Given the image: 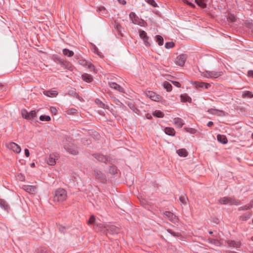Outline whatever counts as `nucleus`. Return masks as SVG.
Listing matches in <instances>:
<instances>
[{"label": "nucleus", "instance_id": "1", "mask_svg": "<svg viewBox=\"0 0 253 253\" xmlns=\"http://www.w3.org/2000/svg\"><path fill=\"white\" fill-rule=\"evenodd\" d=\"M67 198V191L63 188H58L53 193V201L55 202H62Z\"/></svg>", "mask_w": 253, "mask_h": 253}, {"label": "nucleus", "instance_id": "2", "mask_svg": "<svg viewBox=\"0 0 253 253\" xmlns=\"http://www.w3.org/2000/svg\"><path fill=\"white\" fill-rule=\"evenodd\" d=\"M96 225L100 228L104 227L106 231L111 234H117L119 232V229L113 225L106 224L104 225L100 223L96 224Z\"/></svg>", "mask_w": 253, "mask_h": 253}, {"label": "nucleus", "instance_id": "3", "mask_svg": "<svg viewBox=\"0 0 253 253\" xmlns=\"http://www.w3.org/2000/svg\"><path fill=\"white\" fill-rule=\"evenodd\" d=\"M218 202L220 204L224 205H235L237 206L239 205V202L237 200L227 197L220 198L218 200Z\"/></svg>", "mask_w": 253, "mask_h": 253}, {"label": "nucleus", "instance_id": "4", "mask_svg": "<svg viewBox=\"0 0 253 253\" xmlns=\"http://www.w3.org/2000/svg\"><path fill=\"white\" fill-rule=\"evenodd\" d=\"M222 72L206 71L203 73V76L208 78H217L222 75Z\"/></svg>", "mask_w": 253, "mask_h": 253}, {"label": "nucleus", "instance_id": "5", "mask_svg": "<svg viewBox=\"0 0 253 253\" xmlns=\"http://www.w3.org/2000/svg\"><path fill=\"white\" fill-rule=\"evenodd\" d=\"M64 148L67 152L72 155H77L79 153L78 148L75 146L67 144L64 145Z\"/></svg>", "mask_w": 253, "mask_h": 253}, {"label": "nucleus", "instance_id": "6", "mask_svg": "<svg viewBox=\"0 0 253 253\" xmlns=\"http://www.w3.org/2000/svg\"><path fill=\"white\" fill-rule=\"evenodd\" d=\"M187 55L185 54H182L178 56L175 59V63L176 65L179 66H183L187 59Z\"/></svg>", "mask_w": 253, "mask_h": 253}, {"label": "nucleus", "instance_id": "7", "mask_svg": "<svg viewBox=\"0 0 253 253\" xmlns=\"http://www.w3.org/2000/svg\"><path fill=\"white\" fill-rule=\"evenodd\" d=\"M6 146L9 149L18 154L20 153L21 151L20 147L14 142H9L6 144Z\"/></svg>", "mask_w": 253, "mask_h": 253}, {"label": "nucleus", "instance_id": "8", "mask_svg": "<svg viewBox=\"0 0 253 253\" xmlns=\"http://www.w3.org/2000/svg\"><path fill=\"white\" fill-rule=\"evenodd\" d=\"M164 215L167 217L171 222L174 224H176L178 222V217L174 215L173 213L166 211L164 212Z\"/></svg>", "mask_w": 253, "mask_h": 253}, {"label": "nucleus", "instance_id": "9", "mask_svg": "<svg viewBox=\"0 0 253 253\" xmlns=\"http://www.w3.org/2000/svg\"><path fill=\"white\" fill-rule=\"evenodd\" d=\"M59 158V155L57 153L50 154L47 159V163L50 166H54L56 164V161Z\"/></svg>", "mask_w": 253, "mask_h": 253}, {"label": "nucleus", "instance_id": "10", "mask_svg": "<svg viewBox=\"0 0 253 253\" xmlns=\"http://www.w3.org/2000/svg\"><path fill=\"white\" fill-rule=\"evenodd\" d=\"M139 33L140 37L143 39L145 44L146 46H149L150 44L148 42L149 38L147 35V33L143 30L139 31Z\"/></svg>", "mask_w": 253, "mask_h": 253}, {"label": "nucleus", "instance_id": "11", "mask_svg": "<svg viewBox=\"0 0 253 253\" xmlns=\"http://www.w3.org/2000/svg\"><path fill=\"white\" fill-rule=\"evenodd\" d=\"M129 18L131 19L132 22L134 24L140 25L141 20L138 18V16L134 12H130L129 14Z\"/></svg>", "mask_w": 253, "mask_h": 253}, {"label": "nucleus", "instance_id": "12", "mask_svg": "<svg viewBox=\"0 0 253 253\" xmlns=\"http://www.w3.org/2000/svg\"><path fill=\"white\" fill-rule=\"evenodd\" d=\"M22 189L28 193L33 194L36 192L37 188L35 186L24 185L22 186Z\"/></svg>", "mask_w": 253, "mask_h": 253}, {"label": "nucleus", "instance_id": "13", "mask_svg": "<svg viewBox=\"0 0 253 253\" xmlns=\"http://www.w3.org/2000/svg\"><path fill=\"white\" fill-rule=\"evenodd\" d=\"M146 95L151 100L155 101H158L160 99V96L153 91H148L146 93Z\"/></svg>", "mask_w": 253, "mask_h": 253}, {"label": "nucleus", "instance_id": "14", "mask_svg": "<svg viewBox=\"0 0 253 253\" xmlns=\"http://www.w3.org/2000/svg\"><path fill=\"white\" fill-rule=\"evenodd\" d=\"M96 178L101 182L106 180V176L104 173L99 170H95L94 171Z\"/></svg>", "mask_w": 253, "mask_h": 253}, {"label": "nucleus", "instance_id": "15", "mask_svg": "<svg viewBox=\"0 0 253 253\" xmlns=\"http://www.w3.org/2000/svg\"><path fill=\"white\" fill-rule=\"evenodd\" d=\"M93 156L99 162L106 163L108 161V158L102 154H94Z\"/></svg>", "mask_w": 253, "mask_h": 253}, {"label": "nucleus", "instance_id": "16", "mask_svg": "<svg viewBox=\"0 0 253 253\" xmlns=\"http://www.w3.org/2000/svg\"><path fill=\"white\" fill-rule=\"evenodd\" d=\"M79 63L80 65L83 66H87V68L90 70H92L94 69V66L90 63H88L86 60L84 59H81L79 61Z\"/></svg>", "mask_w": 253, "mask_h": 253}, {"label": "nucleus", "instance_id": "17", "mask_svg": "<svg viewBox=\"0 0 253 253\" xmlns=\"http://www.w3.org/2000/svg\"><path fill=\"white\" fill-rule=\"evenodd\" d=\"M0 207L5 211H8L10 210V207L7 203L2 199H0Z\"/></svg>", "mask_w": 253, "mask_h": 253}, {"label": "nucleus", "instance_id": "18", "mask_svg": "<svg viewBox=\"0 0 253 253\" xmlns=\"http://www.w3.org/2000/svg\"><path fill=\"white\" fill-rule=\"evenodd\" d=\"M109 86L110 87L114 88L117 90L122 92L123 89L122 87L117 84L114 82L109 83Z\"/></svg>", "mask_w": 253, "mask_h": 253}, {"label": "nucleus", "instance_id": "19", "mask_svg": "<svg viewBox=\"0 0 253 253\" xmlns=\"http://www.w3.org/2000/svg\"><path fill=\"white\" fill-rule=\"evenodd\" d=\"M43 93L46 96L50 97H55L58 94V92L56 90L44 91Z\"/></svg>", "mask_w": 253, "mask_h": 253}, {"label": "nucleus", "instance_id": "20", "mask_svg": "<svg viewBox=\"0 0 253 253\" xmlns=\"http://www.w3.org/2000/svg\"><path fill=\"white\" fill-rule=\"evenodd\" d=\"M217 140L222 144H226L227 143V139L225 135L218 134L217 135Z\"/></svg>", "mask_w": 253, "mask_h": 253}, {"label": "nucleus", "instance_id": "21", "mask_svg": "<svg viewBox=\"0 0 253 253\" xmlns=\"http://www.w3.org/2000/svg\"><path fill=\"white\" fill-rule=\"evenodd\" d=\"M228 244L230 247H233L234 248H239L241 246V243L240 242H236L235 241L229 240L228 241Z\"/></svg>", "mask_w": 253, "mask_h": 253}, {"label": "nucleus", "instance_id": "22", "mask_svg": "<svg viewBox=\"0 0 253 253\" xmlns=\"http://www.w3.org/2000/svg\"><path fill=\"white\" fill-rule=\"evenodd\" d=\"M82 79L87 83H90L92 81V76L90 75H88L87 74H84L83 75Z\"/></svg>", "mask_w": 253, "mask_h": 253}, {"label": "nucleus", "instance_id": "23", "mask_svg": "<svg viewBox=\"0 0 253 253\" xmlns=\"http://www.w3.org/2000/svg\"><path fill=\"white\" fill-rule=\"evenodd\" d=\"M165 133L169 135L173 136L175 134V130L172 127H167L165 129Z\"/></svg>", "mask_w": 253, "mask_h": 253}, {"label": "nucleus", "instance_id": "24", "mask_svg": "<svg viewBox=\"0 0 253 253\" xmlns=\"http://www.w3.org/2000/svg\"><path fill=\"white\" fill-rule=\"evenodd\" d=\"M178 155L180 157H185L187 156L188 153L185 149H180L176 151Z\"/></svg>", "mask_w": 253, "mask_h": 253}, {"label": "nucleus", "instance_id": "25", "mask_svg": "<svg viewBox=\"0 0 253 253\" xmlns=\"http://www.w3.org/2000/svg\"><path fill=\"white\" fill-rule=\"evenodd\" d=\"M180 98L181 101L183 102H191L192 101L191 98L186 94L181 95Z\"/></svg>", "mask_w": 253, "mask_h": 253}, {"label": "nucleus", "instance_id": "26", "mask_svg": "<svg viewBox=\"0 0 253 253\" xmlns=\"http://www.w3.org/2000/svg\"><path fill=\"white\" fill-rule=\"evenodd\" d=\"M174 123L178 127H181L183 125V121L181 118H177L174 119Z\"/></svg>", "mask_w": 253, "mask_h": 253}, {"label": "nucleus", "instance_id": "27", "mask_svg": "<svg viewBox=\"0 0 253 253\" xmlns=\"http://www.w3.org/2000/svg\"><path fill=\"white\" fill-rule=\"evenodd\" d=\"M55 61L59 64L62 67H66V62L64 60L60 57H56L54 59Z\"/></svg>", "mask_w": 253, "mask_h": 253}, {"label": "nucleus", "instance_id": "28", "mask_svg": "<svg viewBox=\"0 0 253 253\" xmlns=\"http://www.w3.org/2000/svg\"><path fill=\"white\" fill-rule=\"evenodd\" d=\"M63 53L64 55L68 57H72L74 55V52L67 48L63 49Z\"/></svg>", "mask_w": 253, "mask_h": 253}, {"label": "nucleus", "instance_id": "29", "mask_svg": "<svg viewBox=\"0 0 253 253\" xmlns=\"http://www.w3.org/2000/svg\"><path fill=\"white\" fill-rule=\"evenodd\" d=\"M207 0H195V2L201 8H204L207 6V4L205 2Z\"/></svg>", "mask_w": 253, "mask_h": 253}, {"label": "nucleus", "instance_id": "30", "mask_svg": "<svg viewBox=\"0 0 253 253\" xmlns=\"http://www.w3.org/2000/svg\"><path fill=\"white\" fill-rule=\"evenodd\" d=\"M208 240L209 243L212 244L216 246H219L221 245L220 241L217 239L209 238Z\"/></svg>", "mask_w": 253, "mask_h": 253}, {"label": "nucleus", "instance_id": "31", "mask_svg": "<svg viewBox=\"0 0 253 253\" xmlns=\"http://www.w3.org/2000/svg\"><path fill=\"white\" fill-rule=\"evenodd\" d=\"M196 85L197 86L200 87H204L205 88H208L211 86L210 84L205 83L204 82H197Z\"/></svg>", "mask_w": 253, "mask_h": 253}, {"label": "nucleus", "instance_id": "32", "mask_svg": "<svg viewBox=\"0 0 253 253\" xmlns=\"http://www.w3.org/2000/svg\"><path fill=\"white\" fill-rule=\"evenodd\" d=\"M242 97L243 98L248 97L251 98L253 97V93L250 91H245L243 92Z\"/></svg>", "mask_w": 253, "mask_h": 253}, {"label": "nucleus", "instance_id": "33", "mask_svg": "<svg viewBox=\"0 0 253 253\" xmlns=\"http://www.w3.org/2000/svg\"><path fill=\"white\" fill-rule=\"evenodd\" d=\"M153 115L158 118H163L164 116V113L160 110H156L153 113Z\"/></svg>", "mask_w": 253, "mask_h": 253}, {"label": "nucleus", "instance_id": "34", "mask_svg": "<svg viewBox=\"0 0 253 253\" xmlns=\"http://www.w3.org/2000/svg\"><path fill=\"white\" fill-rule=\"evenodd\" d=\"M156 39L157 42L158 43L159 45H162L164 43V39L161 36L157 35L156 36Z\"/></svg>", "mask_w": 253, "mask_h": 253}, {"label": "nucleus", "instance_id": "35", "mask_svg": "<svg viewBox=\"0 0 253 253\" xmlns=\"http://www.w3.org/2000/svg\"><path fill=\"white\" fill-rule=\"evenodd\" d=\"M251 214L250 213H246L244 215L240 217V220L242 221H246L251 217Z\"/></svg>", "mask_w": 253, "mask_h": 253}, {"label": "nucleus", "instance_id": "36", "mask_svg": "<svg viewBox=\"0 0 253 253\" xmlns=\"http://www.w3.org/2000/svg\"><path fill=\"white\" fill-rule=\"evenodd\" d=\"M21 114L22 117L27 119L29 120V112H27V111L25 109H23L21 111Z\"/></svg>", "mask_w": 253, "mask_h": 253}, {"label": "nucleus", "instance_id": "37", "mask_svg": "<svg viewBox=\"0 0 253 253\" xmlns=\"http://www.w3.org/2000/svg\"><path fill=\"white\" fill-rule=\"evenodd\" d=\"M188 200V198L185 195H181L179 197V201L181 203L184 205L186 204L187 201Z\"/></svg>", "mask_w": 253, "mask_h": 253}, {"label": "nucleus", "instance_id": "38", "mask_svg": "<svg viewBox=\"0 0 253 253\" xmlns=\"http://www.w3.org/2000/svg\"><path fill=\"white\" fill-rule=\"evenodd\" d=\"M37 253H50L45 247H40L37 251Z\"/></svg>", "mask_w": 253, "mask_h": 253}, {"label": "nucleus", "instance_id": "39", "mask_svg": "<svg viewBox=\"0 0 253 253\" xmlns=\"http://www.w3.org/2000/svg\"><path fill=\"white\" fill-rule=\"evenodd\" d=\"M40 120L42 121L48 122V121H50L51 118H50V116H49L41 115L40 117Z\"/></svg>", "mask_w": 253, "mask_h": 253}, {"label": "nucleus", "instance_id": "40", "mask_svg": "<svg viewBox=\"0 0 253 253\" xmlns=\"http://www.w3.org/2000/svg\"><path fill=\"white\" fill-rule=\"evenodd\" d=\"M164 87L168 91H170L172 89V85L168 82H165L164 83Z\"/></svg>", "mask_w": 253, "mask_h": 253}, {"label": "nucleus", "instance_id": "41", "mask_svg": "<svg viewBox=\"0 0 253 253\" xmlns=\"http://www.w3.org/2000/svg\"><path fill=\"white\" fill-rule=\"evenodd\" d=\"M227 19L229 21H230L231 22H234L236 21V17L234 15L230 14L228 15L227 17Z\"/></svg>", "mask_w": 253, "mask_h": 253}, {"label": "nucleus", "instance_id": "42", "mask_svg": "<svg viewBox=\"0 0 253 253\" xmlns=\"http://www.w3.org/2000/svg\"><path fill=\"white\" fill-rule=\"evenodd\" d=\"M29 120L34 118L36 117V112L35 110L31 111L29 112Z\"/></svg>", "mask_w": 253, "mask_h": 253}, {"label": "nucleus", "instance_id": "43", "mask_svg": "<svg viewBox=\"0 0 253 253\" xmlns=\"http://www.w3.org/2000/svg\"><path fill=\"white\" fill-rule=\"evenodd\" d=\"M127 105L129 106V107L133 110L134 112H136V111H137L138 110L135 107L134 104L130 102H128L127 103Z\"/></svg>", "mask_w": 253, "mask_h": 253}, {"label": "nucleus", "instance_id": "44", "mask_svg": "<svg viewBox=\"0 0 253 253\" xmlns=\"http://www.w3.org/2000/svg\"><path fill=\"white\" fill-rule=\"evenodd\" d=\"M109 170L110 173L114 174L117 172V168L115 166L110 167Z\"/></svg>", "mask_w": 253, "mask_h": 253}, {"label": "nucleus", "instance_id": "45", "mask_svg": "<svg viewBox=\"0 0 253 253\" xmlns=\"http://www.w3.org/2000/svg\"><path fill=\"white\" fill-rule=\"evenodd\" d=\"M174 43L173 42H168L165 43V46L166 48H169L173 47Z\"/></svg>", "mask_w": 253, "mask_h": 253}, {"label": "nucleus", "instance_id": "46", "mask_svg": "<svg viewBox=\"0 0 253 253\" xmlns=\"http://www.w3.org/2000/svg\"><path fill=\"white\" fill-rule=\"evenodd\" d=\"M167 231L170 234L172 235L173 236H175V237L179 236V234L178 233L174 232L171 229H167Z\"/></svg>", "mask_w": 253, "mask_h": 253}, {"label": "nucleus", "instance_id": "47", "mask_svg": "<svg viewBox=\"0 0 253 253\" xmlns=\"http://www.w3.org/2000/svg\"><path fill=\"white\" fill-rule=\"evenodd\" d=\"M95 218L93 215H91L88 221V224H91L95 222Z\"/></svg>", "mask_w": 253, "mask_h": 253}, {"label": "nucleus", "instance_id": "48", "mask_svg": "<svg viewBox=\"0 0 253 253\" xmlns=\"http://www.w3.org/2000/svg\"><path fill=\"white\" fill-rule=\"evenodd\" d=\"M250 209V207L248 205L241 207L239 208V211L247 210Z\"/></svg>", "mask_w": 253, "mask_h": 253}, {"label": "nucleus", "instance_id": "49", "mask_svg": "<svg viewBox=\"0 0 253 253\" xmlns=\"http://www.w3.org/2000/svg\"><path fill=\"white\" fill-rule=\"evenodd\" d=\"M148 2L153 7H155L157 6L156 2L154 0H148Z\"/></svg>", "mask_w": 253, "mask_h": 253}, {"label": "nucleus", "instance_id": "50", "mask_svg": "<svg viewBox=\"0 0 253 253\" xmlns=\"http://www.w3.org/2000/svg\"><path fill=\"white\" fill-rule=\"evenodd\" d=\"M69 94L71 95H73L74 96H75L77 98H79V99L80 98L79 95L73 90H70L69 91Z\"/></svg>", "mask_w": 253, "mask_h": 253}, {"label": "nucleus", "instance_id": "51", "mask_svg": "<svg viewBox=\"0 0 253 253\" xmlns=\"http://www.w3.org/2000/svg\"><path fill=\"white\" fill-rule=\"evenodd\" d=\"M96 103L98 104L100 106V107H103V108H104L105 107V104L104 103H103L100 100H99V99H96Z\"/></svg>", "mask_w": 253, "mask_h": 253}, {"label": "nucleus", "instance_id": "52", "mask_svg": "<svg viewBox=\"0 0 253 253\" xmlns=\"http://www.w3.org/2000/svg\"><path fill=\"white\" fill-rule=\"evenodd\" d=\"M77 110L75 109L72 108L71 109H69L68 110V114H74L77 112Z\"/></svg>", "mask_w": 253, "mask_h": 253}, {"label": "nucleus", "instance_id": "53", "mask_svg": "<svg viewBox=\"0 0 253 253\" xmlns=\"http://www.w3.org/2000/svg\"><path fill=\"white\" fill-rule=\"evenodd\" d=\"M50 111H51V112L54 114V115H56L57 112V109H56V108L54 107H51L50 108Z\"/></svg>", "mask_w": 253, "mask_h": 253}, {"label": "nucleus", "instance_id": "54", "mask_svg": "<svg viewBox=\"0 0 253 253\" xmlns=\"http://www.w3.org/2000/svg\"><path fill=\"white\" fill-rule=\"evenodd\" d=\"M217 111H219V110H217L216 109H211L208 111L209 112H210V113H211L212 114H215V113L214 112H217ZM219 112H220V111H219Z\"/></svg>", "mask_w": 253, "mask_h": 253}, {"label": "nucleus", "instance_id": "55", "mask_svg": "<svg viewBox=\"0 0 253 253\" xmlns=\"http://www.w3.org/2000/svg\"><path fill=\"white\" fill-rule=\"evenodd\" d=\"M82 142L84 145H89L90 143L89 140H85V139H83Z\"/></svg>", "mask_w": 253, "mask_h": 253}, {"label": "nucleus", "instance_id": "56", "mask_svg": "<svg viewBox=\"0 0 253 253\" xmlns=\"http://www.w3.org/2000/svg\"><path fill=\"white\" fill-rule=\"evenodd\" d=\"M25 156L27 157H29L30 156V153H29V151L28 150V149H25Z\"/></svg>", "mask_w": 253, "mask_h": 253}, {"label": "nucleus", "instance_id": "57", "mask_svg": "<svg viewBox=\"0 0 253 253\" xmlns=\"http://www.w3.org/2000/svg\"><path fill=\"white\" fill-rule=\"evenodd\" d=\"M118 2L123 4V5H125L126 4V1L125 0H118Z\"/></svg>", "mask_w": 253, "mask_h": 253}, {"label": "nucleus", "instance_id": "58", "mask_svg": "<svg viewBox=\"0 0 253 253\" xmlns=\"http://www.w3.org/2000/svg\"><path fill=\"white\" fill-rule=\"evenodd\" d=\"M248 76L253 78V71L250 70L248 71Z\"/></svg>", "mask_w": 253, "mask_h": 253}, {"label": "nucleus", "instance_id": "59", "mask_svg": "<svg viewBox=\"0 0 253 253\" xmlns=\"http://www.w3.org/2000/svg\"><path fill=\"white\" fill-rule=\"evenodd\" d=\"M172 83H173V84L175 86H176L177 87H180V83H179L178 82H173Z\"/></svg>", "mask_w": 253, "mask_h": 253}, {"label": "nucleus", "instance_id": "60", "mask_svg": "<svg viewBox=\"0 0 253 253\" xmlns=\"http://www.w3.org/2000/svg\"><path fill=\"white\" fill-rule=\"evenodd\" d=\"M213 123L212 122L210 121L207 124V126H209V127H211V126H212L213 125Z\"/></svg>", "mask_w": 253, "mask_h": 253}, {"label": "nucleus", "instance_id": "61", "mask_svg": "<svg viewBox=\"0 0 253 253\" xmlns=\"http://www.w3.org/2000/svg\"><path fill=\"white\" fill-rule=\"evenodd\" d=\"M250 207V209L253 207V201H251L249 204L248 205Z\"/></svg>", "mask_w": 253, "mask_h": 253}, {"label": "nucleus", "instance_id": "62", "mask_svg": "<svg viewBox=\"0 0 253 253\" xmlns=\"http://www.w3.org/2000/svg\"><path fill=\"white\" fill-rule=\"evenodd\" d=\"M105 9V8L103 6H100L99 8V10H100V11L104 10Z\"/></svg>", "mask_w": 253, "mask_h": 253}, {"label": "nucleus", "instance_id": "63", "mask_svg": "<svg viewBox=\"0 0 253 253\" xmlns=\"http://www.w3.org/2000/svg\"><path fill=\"white\" fill-rule=\"evenodd\" d=\"M3 88L4 87H3V85L1 84H0V90H3L4 89Z\"/></svg>", "mask_w": 253, "mask_h": 253}, {"label": "nucleus", "instance_id": "64", "mask_svg": "<svg viewBox=\"0 0 253 253\" xmlns=\"http://www.w3.org/2000/svg\"><path fill=\"white\" fill-rule=\"evenodd\" d=\"M121 27V25H117V29L119 30H120V28Z\"/></svg>", "mask_w": 253, "mask_h": 253}]
</instances>
